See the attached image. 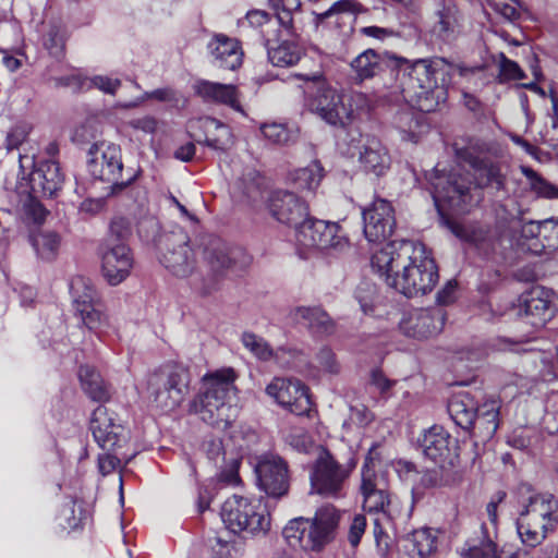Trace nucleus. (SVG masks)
<instances>
[{"label":"nucleus","instance_id":"obj_1","mask_svg":"<svg viewBox=\"0 0 558 558\" xmlns=\"http://www.w3.org/2000/svg\"><path fill=\"white\" fill-rule=\"evenodd\" d=\"M372 267L389 287L409 298L430 292L439 278L425 245L411 240L389 242L373 255Z\"/></svg>","mask_w":558,"mask_h":558},{"label":"nucleus","instance_id":"obj_2","mask_svg":"<svg viewBox=\"0 0 558 558\" xmlns=\"http://www.w3.org/2000/svg\"><path fill=\"white\" fill-rule=\"evenodd\" d=\"M453 66L445 59H420L412 64L396 62L390 70L396 84L390 88L422 112H432L447 99Z\"/></svg>","mask_w":558,"mask_h":558},{"label":"nucleus","instance_id":"obj_3","mask_svg":"<svg viewBox=\"0 0 558 558\" xmlns=\"http://www.w3.org/2000/svg\"><path fill=\"white\" fill-rule=\"evenodd\" d=\"M236 374L225 367L204 375L202 389L194 401L201 418L219 429H226L235 420L238 409L231 401L235 393Z\"/></svg>","mask_w":558,"mask_h":558},{"label":"nucleus","instance_id":"obj_4","mask_svg":"<svg viewBox=\"0 0 558 558\" xmlns=\"http://www.w3.org/2000/svg\"><path fill=\"white\" fill-rule=\"evenodd\" d=\"M360 494L363 509L375 515L373 533L377 548L386 553L390 545V532L395 531L399 515L398 500L391 495L385 473L364 472Z\"/></svg>","mask_w":558,"mask_h":558},{"label":"nucleus","instance_id":"obj_5","mask_svg":"<svg viewBox=\"0 0 558 558\" xmlns=\"http://www.w3.org/2000/svg\"><path fill=\"white\" fill-rule=\"evenodd\" d=\"M339 521L340 512L327 504L319 507L312 519L300 517L290 520L282 534L292 547L320 551L336 538Z\"/></svg>","mask_w":558,"mask_h":558},{"label":"nucleus","instance_id":"obj_6","mask_svg":"<svg viewBox=\"0 0 558 558\" xmlns=\"http://www.w3.org/2000/svg\"><path fill=\"white\" fill-rule=\"evenodd\" d=\"M430 193L438 211L445 209L462 213L471 203L470 177L460 170L449 172L436 167L427 178Z\"/></svg>","mask_w":558,"mask_h":558},{"label":"nucleus","instance_id":"obj_7","mask_svg":"<svg viewBox=\"0 0 558 558\" xmlns=\"http://www.w3.org/2000/svg\"><path fill=\"white\" fill-rule=\"evenodd\" d=\"M221 520L234 534H265L270 526V518L266 507L260 501L233 495L221 507Z\"/></svg>","mask_w":558,"mask_h":558},{"label":"nucleus","instance_id":"obj_8","mask_svg":"<svg viewBox=\"0 0 558 558\" xmlns=\"http://www.w3.org/2000/svg\"><path fill=\"white\" fill-rule=\"evenodd\" d=\"M87 168L90 175L111 183V192L117 193L130 185L136 178L130 174L122 179L123 162L119 145L108 142L94 143L88 151Z\"/></svg>","mask_w":558,"mask_h":558},{"label":"nucleus","instance_id":"obj_9","mask_svg":"<svg viewBox=\"0 0 558 558\" xmlns=\"http://www.w3.org/2000/svg\"><path fill=\"white\" fill-rule=\"evenodd\" d=\"M354 468L353 460L342 464L329 451L323 449L311 469V492L327 498L342 496Z\"/></svg>","mask_w":558,"mask_h":558},{"label":"nucleus","instance_id":"obj_10","mask_svg":"<svg viewBox=\"0 0 558 558\" xmlns=\"http://www.w3.org/2000/svg\"><path fill=\"white\" fill-rule=\"evenodd\" d=\"M296 241L307 248L326 255H337L349 248V239L337 222L307 218L298 229Z\"/></svg>","mask_w":558,"mask_h":558},{"label":"nucleus","instance_id":"obj_11","mask_svg":"<svg viewBox=\"0 0 558 558\" xmlns=\"http://www.w3.org/2000/svg\"><path fill=\"white\" fill-rule=\"evenodd\" d=\"M190 373L182 366H173L154 373L148 381L149 395L158 408L165 411L177 409L189 391Z\"/></svg>","mask_w":558,"mask_h":558},{"label":"nucleus","instance_id":"obj_12","mask_svg":"<svg viewBox=\"0 0 558 558\" xmlns=\"http://www.w3.org/2000/svg\"><path fill=\"white\" fill-rule=\"evenodd\" d=\"M417 444L424 458L442 471H453L459 468L458 439L442 426L433 425L425 429L417 438Z\"/></svg>","mask_w":558,"mask_h":558},{"label":"nucleus","instance_id":"obj_13","mask_svg":"<svg viewBox=\"0 0 558 558\" xmlns=\"http://www.w3.org/2000/svg\"><path fill=\"white\" fill-rule=\"evenodd\" d=\"M89 429L104 451H117L125 446L129 432L118 415L105 405L97 407L90 417Z\"/></svg>","mask_w":558,"mask_h":558},{"label":"nucleus","instance_id":"obj_14","mask_svg":"<svg viewBox=\"0 0 558 558\" xmlns=\"http://www.w3.org/2000/svg\"><path fill=\"white\" fill-rule=\"evenodd\" d=\"M163 245L161 264L179 278L192 275L196 266V255L190 245L189 235L182 230L171 232L165 235Z\"/></svg>","mask_w":558,"mask_h":558},{"label":"nucleus","instance_id":"obj_15","mask_svg":"<svg viewBox=\"0 0 558 558\" xmlns=\"http://www.w3.org/2000/svg\"><path fill=\"white\" fill-rule=\"evenodd\" d=\"M313 80L316 92L311 101L312 110L328 124L344 128L350 121L352 110L343 104L342 95L319 76H313Z\"/></svg>","mask_w":558,"mask_h":558},{"label":"nucleus","instance_id":"obj_16","mask_svg":"<svg viewBox=\"0 0 558 558\" xmlns=\"http://www.w3.org/2000/svg\"><path fill=\"white\" fill-rule=\"evenodd\" d=\"M255 473L258 487L268 496L281 497L289 490L288 462L276 453H265L257 458Z\"/></svg>","mask_w":558,"mask_h":558},{"label":"nucleus","instance_id":"obj_17","mask_svg":"<svg viewBox=\"0 0 558 558\" xmlns=\"http://www.w3.org/2000/svg\"><path fill=\"white\" fill-rule=\"evenodd\" d=\"M270 216L278 222L298 229L310 217L307 203L295 193L276 190L269 193L266 201Z\"/></svg>","mask_w":558,"mask_h":558},{"label":"nucleus","instance_id":"obj_18","mask_svg":"<svg viewBox=\"0 0 558 558\" xmlns=\"http://www.w3.org/2000/svg\"><path fill=\"white\" fill-rule=\"evenodd\" d=\"M532 486L523 483L519 487L523 510L520 514L539 522L541 529L555 531L558 525V500L549 493L531 494Z\"/></svg>","mask_w":558,"mask_h":558},{"label":"nucleus","instance_id":"obj_19","mask_svg":"<svg viewBox=\"0 0 558 558\" xmlns=\"http://www.w3.org/2000/svg\"><path fill=\"white\" fill-rule=\"evenodd\" d=\"M446 319L447 314L440 306L416 308L404 314L399 327L404 336L422 340L440 333Z\"/></svg>","mask_w":558,"mask_h":558},{"label":"nucleus","instance_id":"obj_20","mask_svg":"<svg viewBox=\"0 0 558 558\" xmlns=\"http://www.w3.org/2000/svg\"><path fill=\"white\" fill-rule=\"evenodd\" d=\"M100 256L101 272L110 286H118L130 276L134 258L126 243L102 242Z\"/></svg>","mask_w":558,"mask_h":558},{"label":"nucleus","instance_id":"obj_21","mask_svg":"<svg viewBox=\"0 0 558 558\" xmlns=\"http://www.w3.org/2000/svg\"><path fill=\"white\" fill-rule=\"evenodd\" d=\"M364 235L368 242L379 243L387 240L396 227L395 209L383 198L375 199L363 210Z\"/></svg>","mask_w":558,"mask_h":558},{"label":"nucleus","instance_id":"obj_22","mask_svg":"<svg viewBox=\"0 0 558 558\" xmlns=\"http://www.w3.org/2000/svg\"><path fill=\"white\" fill-rule=\"evenodd\" d=\"M266 392L278 404L296 415H304L311 410L307 388L298 379L275 378L266 387Z\"/></svg>","mask_w":558,"mask_h":558},{"label":"nucleus","instance_id":"obj_23","mask_svg":"<svg viewBox=\"0 0 558 558\" xmlns=\"http://www.w3.org/2000/svg\"><path fill=\"white\" fill-rule=\"evenodd\" d=\"M518 315L534 328H541L554 316V307L548 293L534 288L520 298Z\"/></svg>","mask_w":558,"mask_h":558},{"label":"nucleus","instance_id":"obj_24","mask_svg":"<svg viewBox=\"0 0 558 558\" xmlns=\"http://www.w3.org/2000/svg\"><path fill=\"white\" fill-rule=\"evenodd\" d=\"M288 319L314 337H327L336 330L335 320L320 306H296L289 312Z\"/></svg>","mask_w":558,"mask_h":558},{"label":"nucleus","instance_id":"obj_25","mask_svg":"<svg viewBox=\"0 0 558 558\" xmlns=\"http://www.w3.org/2000/svg\"><path fill=\"white\" fill-rule=\"evenodd\" d=\"M64 175L54 160L41 161L29 174L31 191L34 197H53L61 191Z\"/></svg>","mask_w":558,"mask_h":558},{"label":"nucleus","instance_id":"obj_26","mask_svg":"<svg viewBox=\"0 0 558 558\" xmlns=\"http://www.w3.org/2000/svg\"><path fill=\"white\" fill-rule=\"evenodd\" d=\"M215 66L234 71L242 64L243 51L240 43L225 34H215L207 44Z\"/></svg>","mask_w":558,"mask_h":558},{"label":"nucleus","instance_id":"obj_27","mask_svg":"<svg viewBox=\"0 0 558 558\" xmlns=\"http://www.w3.org/2000/svg\"><path fill=\"white\" fill-rule=\"evenodd\" d=\"M193 88L195 94L206 102L226 105L235 111L243 112L239 100V92L232 84L198 80L193 85Z\"/></svg>","mask_w":558,"mask_h":558},{"label":"nucleus","instance_id":"obj_28","mask_svg":"<svg viewBox=\"0 0 558 558\" xmlns=\"http://www.w3.org/2000/svg\"><path fill=\"white\" fill-rule=\"evenodd\" d=\"M356 7L353 0H339L325 12L315 13V25L318 27L326 23L328 26L339 29L348 27L351 31L356 19Z\"/></svg>","mask_w":558,"mask_h":558},{"label":"nucleus","instance_id":"obj_29","mask_svg":"<svg viewBox=\"0 0 558 558\" xmlns=\"http://www.w3.org/2000/svg\"><path fill=\"white\" fill-rule=\"evenodd\" d=\"M476 409L477 400L465 391L452 396L448 403V413L452 421L463 429L473 428L474 434Z\"/></svg>","mask_w":558,"mask_h":558},{"label":"nucleus","instance_id":"obj_30","mask_svg":"<svg viewBox=\"0 0 558 558\" xmlns=\"http://www.w3.org/2000/svg\"><path fill=\"white\" fill-rule=\"evenodd\" d=\"M500 402L496 398H488L482 404L477 403L475 412V436L483 440L490 439L499 426Z\"/></svg>","mask_w":558,"mask_h":558},{"label":"nucleus","instance_id":"obj_31","mask_svg":"<svg viewBox=\"0 0 558 558\" xmlns=\"http://www.w3.org/2000/svg\"><path fill=\"white\" fill-rule=\"evenodd\" d=\"M203 256L209 268L214 272H221L229 269L232 265L228 245L218 236L208 235L202 241Z\"/></svg>","mask_w":558,"mask_h":558},{"label":"nucleus","instance_id":"obj_32","mask_svg":"<svg viewBox=\"0 0 558 558\" xmlns=\"http://www.w3.org/2000/svg\"><path fill=\"white\" fill-rule=\"evenodd\" d=\"M78 378L84 392L92 400L98 402H107L110 400V386L93 366L82 365L78 371Z\"/></svg>","mask_w":558,"mask_h":558},{"label":"nucleus","instance_id":"obj_33","mask_svg":"<svg viewBox=\"0 0 558 558\" xmlns=\"http://www.w3.org/2000/svg\"><path fill=\"white\" fill-rule=\"evenodd\" d=\"M360 161L365 171L383 175L389 168L390 158L385 147L377 140L367 141L360 154Z\"/></svg>","mask_w":558,"mask_h":558},{"label":"nucleus","instance_id":"obj_34","mask_svg":"<svg viewBox=\"0 0 558 558\" xmlns=\"http://www.w3.org/2000/svg\"><path fill=\"white\" fill-rule=\"evenodd\" d=\"M404 542V549L411 558H428L437 548V537L430 529L416 530Z\"/></svg>","mask_w":558,"mask_h":558},{"label":"nucleus","instance_id":"obj_35","mask_svg":"<svg viewBox=\"0 0 558 558\" xmlns=\"http://www.w3.org/2000/svg\"><path fill=\"white\" fill-rule=\"evenodd\" d=\"M384 60L374 49H367L355 57L350 66L354 73V80L362 83L383 71Z\"/></svg>","mask_w":558,"mask_h":558},{"label":"nucleus","instance_id":"obj_36","mask_svg":"<svg viewBox=\"0 0 558 558\" xmlns=\"http://www.w3.org/2000/svg\"><path fill=\"white\" fill-rule=\"evenodd\" d=\"M69 34L66 27L59 22H50L41 36V44L49 56L62 60L65 57V48Z\"/></svg>","mask_w":558,"mask_h":558},{"label":"nucleus","instance_id":"obj_37","mask_svg":"<svg viewBox=\"0 0 558 558\" xmlns=\"http://www.w3.org/2000/svg\"><path fill=\"white\" fill-rule=\"evenodd\" d=\"M448 227L457 238L474 245L481 251L486 252L492 246L493 239L487 228L464 226L453 221H448Z\"/></svg>","mask_w":558,"mask_h":558},{"label":"nucleus","instance_id":"obj_38","mask_svg":"<svg viewBox=\"0 0 558 558\" xmlns=\"http://www.w3.org/2000/svg\"><path fill=\"white\" fill-rule=\"evenodd\" d=\"M324 178V168L318 160H314L304 168L296 169L291 179L300 190L314 191Z\"/></svg>","mask_w":558,"mask_h":558},{"label":"nucleus","instance_id":"obj_39","mask_svg":"<svg viewBox=\"0 0 558 558\" xmlns=\"http://www.w3.org/2000/svg\"><path fill=\"white\" fill-rule=\"evenodd\" d=\"M301 48L298 44L283 40L277 47L268 48V59L275 66H292L301 59Z\"/></svg>","mask_w":558,"mask_h":558},{"label":"nucleus","instance_id":"obj_40","mask_svg":"<svg viewBox=\"0 0 558 558\" xmlns=\"http://www.w3.org/2000/svg\"><path fill=\"white\" fill-rule=\"evenodd\" d=\"M71 293L75 312L90 307L98 302L96 290L92 283L83 277H76L72 280Z\"/></svg>","mask_w":558,"mask_h":558},{"label":"nucleus","instance_id":"obj_41","mask_svg":"<svg viewBox=\"0 0 558 558\" xmlns=\"http://www.w3.org/2000/svg\"><path fill=\"white\" fill-rule=\"evenodd\" d=\"M541 525L539 522L526 519V517L520 514L517 530L524 545L535 547L547 537L548 533L554 532L553 530L541 529Z\"/></svg>","mask_w":558,"mask_h":558},{"label":"nucleus","instance_id":"obj_42","mask_svg":"<svg viewBox=\"0 0 558 558\" xmlns=\"http://www.w3.org/2000/svg\"><path fill=\"white\" fill-rule=\"evenodd\" d=\"M31 241L40 258L51 260L56 257L60 245V238L57 233L40 231L33 234Z\"/></svg>","mask_w":558,"mask_h":558},{"label":"nucleus","instance_id":"obj_43","mask_svg":"<svg viewBox=\"0 0 558 558\" xmlns=\"http://www.w3.org/2000/svg\"><path fill=\"white\" fill-rule=\"evenodd\" d=\"M460 480V473L458 469L453 471H442L438 468L427 470L421 476L420 484L425 488H436L448 486Z\"/></svg>","mask_w":558,"mask_h":558},{"label":"nucleus","instance_id":"obj_44","mask_svg":"<svg viewBox=\"0 0 558 558\" xmlns=\"http://www.w3.org/2000/svg\"><path fill=\"white\" fill-rule=\"evenodd\" d=\"M521 171L529 180L531 190L539 197L558 198V187L542 178L535 170L523 166Z\"/></svg>","mask_w":558,"mask_h":558},{"label":"nucleus","instance_id":"obj_45","mask_svg":"<svg viewBox=\"0 0 558 558\" xmlns=\"http://www.w3.org/2000/svg\"><path fill=\"white\" fill-rule=\"evenodd\" d=\"M241 341L244 348L247 349L257 359L262 361H269L274 357V350L268 344V342L254 332H243Z\"/></svg>","mask_w":558,"mask_h":558},{"label":"nucleus","instance_id":"obj_46","mask_svg":"<svg viewBox=\"0 0 558 558\" xmlns=\"http://www.w3.org/2000/svg\"><path fill=\"white\" fill-rule=\"evenodd\" d=\"M538 233L542 234L544 243L542 248L533 250L539 254L543 250L555 252L558 250V218H549L538 222Z\"/></svg>","mask_w":558,"mask_h":558},{"label":"nucleus","instance_id":"obj_47","mask_svg":"<svg viewBox=\"0 0 558 558\" xmlns=\"http://www.w3.org/2000/svg\"><path fill=\"white\" fill-rule=\"evenodd\" d=\"M210 124L215 126L216 133L213 136L207 135L204 144L215 150H227L233 144L229 126L216 119H211Z\"/></svg>","mask_w":558,"mask_h":558},{"label":"nucleus","instance_id":"obj_48","mask_svg":"<svg viewBox=\"0 0 558 558\" xmlns=\"http://www.w3.org/2000/svg\"><path fill=\"white\" fill-rule=\"evenodd\" d=\"M260 131L264 137L275 145H287L294 141V133L281 123H265Z\"/></svg>","mask_w":558,"mask_h":558},{"label":"nucleus","instance_id":"obj_49","mask_svg":"<svg viewBox=\"0 0 558 558\" xmlns=\"http://www.w3.org/2000/svg\"><path fill=\"white\" fill-rule=\"evenodd\" d=\"M32 131V125L27 122H17L7 133L4 147L8 151L17 149L27 138Z\"/></svg>","mask_w":558,"mask_h":558},{"label":"nucleus","instance_id":"obj_50","mask_svg":"<svg viewBox=\"0 0 558 558\" xmlns=\"http://www.w3.org/2000/svg\"><path fill=\"white\" fill-rule=\"evenodd\" d=\"M130 235V221L124 217H116L110 223L108 235L104 242L126 243Z\"/></svg>","mask_w":558,"mask_h":558},{"label":"nucleus","instance_id":"obj_51","mask_svg":"<svg viewBox=\"0 0 558 558\" xmlns=\"http://www.w3.org/2000/svg\"><path fill=\"white\" fill-rule=\"evenodd\" d=\"M286 442L294 450L307 453L314 442L311 435L301 427L291 428L286 436Z\"/></svg>","mask_w":558,"mask_h":558},{"label":"nucleus","instance_id":"obj_52","mask_svg":"<svg viewBox=\"0 0 558 558\" xmlns=\"http://www.w3.org/2000/svg\"><path fill=\"white\" fill-rule=\"evenodd\" d=\"M524 71L520 65L508 59L504 53L499 56V82L519 81L525 78Z\"/></svg>","mask_w":558,"mask_h":558},{"label":"nucleus","instance_id":"obj_53","mask_svg":"<svg viewBox=\"0 0 558 558\" xmlns=\"http://www.w3.org/2000/svg\"><path fill=\"white\" fill-rule=\"evenodd\" d=\"M465 558H500L497 544L484 537L477 544L469 547Z\"/></svg>","mask_w":558,"mask_h":558},{"label":"nucleus","instance_id":"obj_54","mask_svg":"<svg viewBox=\"0 0 558 558\" xmlns=\"http://www.w3.org/2000/svg\"><path fill=\"white\" fill-rule=\"evenodd\" d=\"M376 289L375 286L368 282H362L355 291V299L360 303L361 310L364 314L369 315L374 312V300Z\"/></svg>","mask_w":558,"mask_h":558},{"label":"nucleus","instance_id":"obj_55","mask_svg":"<svg viewBox=\"0 0 558 558\" xmlns=\"http://www.w3.org/2000/svg\"><path fill=\"white\" fill-rule=\"evenodd\" d=\"M76 313L80 315L84 325L90 330H96L106 325V316L100 311L98 302L90 307L82 308Z\"/></svg>","mask_w":558,"mask_h":558},{"label":"nucleus","instance_id":"obj_56","mask_svg":"<svg viewBox=\"0 0 558 558\" xmlns=\"http://www.w3.org/2000/svg\"><path fill=\"white\" fill-rule=\"evenodd\" d=\"M456 28L457 21L454 16L449 12H441L434 29L442 39H450L454 35Z\"/></svg>","mask_w":558,"mask_h":558},{"label":"nucleus","instance_id":"obj_57","mask_svg":"<svg viewBox=\"0 0 558 558\" xmlns=\"http://www.w3.org/2000/svg\"><path fill=\"white\" fill-rule=\"evenodd\" d=\"M366 529V518L363 514L354 515L349 530V542L355 547L360 544L361 537Z\"/></svg>","mask_w":558,"mask_h":558},{"label":"nucleus","instance_id":"obj_58","mask_svg":"<svg viewBox=\"0 0 558 558\" xmlns=\"http://www.w3.org/2000/svg\"><path fill=\"white\" fill-rule=\"evenodd\" d=\"M90 84L99 90L110 95H114L117 89L121 86L120 80L104 75L94 76L90 78Z\"/></svg>","mask_w":558,"mask_h":558},{"label":"nucleus","instance_id":"obj_59","mask_svg":"<svg viewBox=\"0 0 558 558\" xmlns=\"http://www.w3.org/2000/svg\"><path fill=\"white\" fill-rule=\"evenodd\" d=\"M206 454L208 459L214 462V464L218 465L221 462L226 461V452L223 450V445L220 439H213L206 444Z\"/></svg>","mask_w":558,"mask_h":558},{"label":"nucleus","instance_id":"obj_60","mask_svg":"<svg viewBox=\"0 0 558 558\" xmlns=\"http://www.w3.org/2000/svg\"><path fill=\"white\" fill-rule=\"evenodd\" d=\"M317 361L325 371L329 373L338 372V364L331 349L327 347L322 348L317 353Z\"/></svg>","mask_w":558,"mask_h":558},{"label":"nucleus","instance_id":"obj_61","mask_svg":"<svg viewBox=\"0 0 558 558\" xmlns=\"http://www.w3.org/2000/svg\"><path fill=\"white\" fill-rule=\"evenodd\" d=\"M107 453L98 457V468L102 475L112 473L120 465V459L111 454L112 451H106Z\"/></svg>","mask_w":558,"mask_h":558},{"label":"nucleus","instance_id":"obj_62","mask_svg":"<svg viewBox=\"0 0 558 558\" xmlns=\"http://www.w3.org/2000/svg\"><path fill=\"white\" fill-rule=\"evenodd\" d=\"M396 124L402 132L413 134L418 123L417 120L413 118L412 112L402 111L396 117Z\"/></svg>","mask_w":558,"mask_h":558},{"label":"nucleus","instance_id":"obj_63","mask_svg":"<svg viewBox=\"0 0 558 558\" xmlns=\"http://www.w3.org/2000/svg\"><path fill=\"white\" fill-rule=\"evenodd\" d=\"M246 177L250 179V183L244 185L243 192L248 198L256 199L260 194L262 178L255 171L248 172Z\"/></svg>","mask_w":558,"mask_h":558},{"label":"nucleus","instance_id":"obj_64","mask_svg":"<svg viewBox=\"0 0 558 558\" xmlns=\"http://www.w3.org/2000/svg\"><path fill=\"white\" fill-rule=\"evenodd\" d=\"M239 465L240 460L235 457H232L229 462V470H223L220 474L221 481L230 485L238 484L240 482L238 474Z\"/></svg>","mask_w":558,"mask_h":558}]
</instances>
